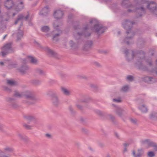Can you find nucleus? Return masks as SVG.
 Segmentation results:
<instances>
[{
	"mask_svg": "<svg viewBox=\"0 0 157 157\" xmlns=\"http://www.w3.org/2000/svg\"><path fill=\"white\" fill-rule=\"evenodd\" d=\"M63 15V12L60 10H57L54 12V16L55 18L57 20L62 18Z\"/></svg>",
	"mask_w": 157,
	"mask_h": 157,
	"instance_id": "9b49d317",
	"label": "nucleus"
},
{
	"mask_svg": "<svg viewBox=\"0 0 157 157\" xmlns=\"http://www.w3.org/2000/svg\"><path fill=\"white\" fill-rule=\"evenodd\" d=\"M76 106L80 110H82L83 109V107L81 105L79 104H77L76 105Z\"/></svg>",
	"mask_w": 157,
	"mask_h": 157,
	"instance_id": "79ce46f5",
	"label": "nucleus"
},
{
	"mask_svg": "<svg viewBox=\"0 0 157 157\" xmlns=\"http://www.w3.org/2000/svg\"><path fill=\"white\" fill-rule=\"evenodd\" d=\"M23 125L26 129H30L32 128V126H31L28 125L26 124H24Z\"/></svg>",
	"mask_w": 157,
	"mask_h": 157,
	"instance_id": "c9c22d12",
	"label": "nucleus"
},
{
	"mask_svg": "<svg viewBox=\"0 0 157 157\" xmlns=\"http://www.w3.org/2000/svg\"><path fill=\"white\" fill-rule=\"evenodd\" d=\"M116 113L120 117H121L123 114V110L120 108L117 107L116 109Z\"/></svg>",
	"mask_w": 157,
	"mask_h": 157,
	"instance_id": "4be33fe9",
	"label": "nucleus"
},
{
	"mask_svg": "<svg viewBox=\"0 0 157 157\" xmlns=\"http://www.w3.org/2000/svg\"><path fill=\"white\" fill-rule=\"evenodd\" d=\"M24 118L26 120L29 121H33L35 119V116L30 115L25 116H24Z\"/></svg>",
	"mask_w": 157,
	"mask_h": 157,
	"instance_id": "5701e85b",
	"label": "nucleus"
},
{
	"mask_svg": "<svg viewBox=\"0 0 157 157\" xmlns=\"http://www.w3.org/2000/svg\"><path fill=\"white\" fill-rule=\"evenodd\" d=\"M46 52L50 56L55 58L57 57V54L53 51L48 48L46 49Z\"/></svg>",
	"mask_w": 157,
	"mask_h": 157,
	"instance_id": "a211bd4d",
	"label": "nucleus"
},
{
	"mask_svg": "<svg viewBox=\"0 0 157 157\" xmlns=\"http://www.w3.org/2000/svg\"><path fill=\"white\" fill-rule=\"evenodd\" d=\"M145 79H144L145 81L146 82H148V81H151V79L152 78H150L148 77H146L145 78Z\"/></svg>",
	"mask_w": 157,
	"mask_h": 157,
	"instance_id": "37998d69",
	"label": "nucleus"
},
{
	"mask_svg": "<svg viewBox=\"0 0 157 157\" xmlns=\"http://www.w3.org/2000/svg\"><path fill=\"white\" fill-rule=\"evenodd\" d=\"M128 0H123L122 3V5L126 7H131L132 9H128V12H133V11H134L133 10H134V8H135V6L131 4H128ZM135 1L136 2V4L138 3V2H139L138 0H135Z\"/></svg>",
	"mask_w": 157,
	"mask_h": 157,
	"instance_id": "6e6552de",
	"label": "nucleus"
},
{
	"mask_svg": "<svg viewBox=\"0 0 157 157\" xmlns=\"http://www.w3.org/2000/svg\"><path fill=\"white\" fill-rule=\"evenodd\" d=\"M129 89V87L128 86L125 85L122 87L121 91L122 92H125L127 91Z\"/></svg>",
	"mask_w": 157,
	"mask_h": 157,
	"instance_id": "473e14b6",
	"label": "nucleus"
},
{
	"mask_svg": "<svg viewBox=\"0 0 157 157\" xmlns=\"http://www.w3.org/2000/svg\"><path fill=\"white\" fill-rule=\"evenodd\" d=\"M91 30L95 31L98 35H100L105 31V29L101 25L96 24L93 27L91 28Z\"/></svg>",
	"mask_w": 157,
	"mask_h": 157,
	"instance_id": "0eeeda50",
	"label": "nucleus"
},
{
	"mask_svg": "<svg viewBox=\"0 0 157 157\" xmlns=\"http://www.w3.org/2000/svg\"><path fill=\"white\" fill-rule=\"evenodd\" d=\"M124 53L125 54L126 57L128 61L132 59L134 57L136 58L137 61L136 64L139 68H141L142 62L144 61V53L143 51H140L134 52L132 51V54L130 55L129 54L128 50L125 51Z\"/></svg>",
	"mask_w": 157,
	"mask_h": 157,
	"instance_id": "f03ea898",
	"label": "nucleus"
},
{
	"mask_svg": "<svg viewBox=\"0 0 157 157\" xmlns=\"http://www.w3.org/2000/svg\"><path fill=\"white\" fill-rule=\"evenodd\" d=\"M90 24H87L85 25L83 28L82 33L78 32L75 36H78L79 37L81 36H83L85 37L89 36L90 33L87 32L86 30L88 29L90 27Z\"/></svg>",
	"mask_w": 157,
	"mask_h": 157,
	"instance_id": "423d86ee",
	"label": "nucleus"
},
{
	"mask_svg": "<svg viewBox=\"0 0 157 157\" xmlns=\"http://www.w3.org/2000/svg\"><path fill=\"white\" fill-rule=\"evenodd\" d=\"M23 7L22 2H20V4L18 5L15 9V10L17 12L13 13V16H15V15L18 12L20 11L22 9H23Z\"/></svg>",
	"mask_w": 157,
	"mask_h": 157,
	"instance_id": "dca6fc26",
	"label": "nucleus"
},
{
	"mask_svg": "<svg viewBox=\"0 0 157 157\" xmlns=\"http://www.w3.org/2000/svg\"><path fill=\"white\" fill-rule=\"evenodd\" d=\"M61 90L63 93L66 96H69L71 94V91L64 87H61Z\"/></svg>",
	"mask_w": 157,
	"mask_h": 157,
	"instance_id": "f3484780",
	"label": "nucleus"
},
{
	"mask_svg": "<svg viewBox=\"0 0 157 157\" xmlns=\"http://www.w3.org/2000/svg\"><path fill=\"white\" fill-rule=\"evenodd\" d=\"M127 151V149L126 147H124V150H123V152H125Z\"/></svg>",
	"mask_w": 157,
	"mask_h": 157,
	"instance_id": "680f3d73",
	"label": "nucleus"
},
{
	"mask_svg": "<svg viewBox=\"0 0 157 157\" xmlns=\"http://www.w3.org/2000/svg\"><path fill=\"white\" fill-rule=\"evenodd\" d=\"M82 132L83 133H84L85 134H86V133H87L88 132V130L87 129H86L85 128H82Z\"/></svg>",
	"mask_w": 157,
	"mask_h": 157,
	"instance_id": "09e8293b",
	"label": "nucleus"
},
{
	"mask_svg": "<svg viewBox=\"0 0 157 157\" xmlns=\"http://www.w3.org/2000/svg\"><path fill=\"white\" fill-rule=\"evenodd\" d=\"M49 11V8L48 7H44L40 12V14L41 15H46L48 13Z\"/></svg>",
	"mask_w": 157,
	"mask_h": 157,
	"instance_id": "aec40b11",
	"label": "nucleus"
},
{
	"mask_svg": "<svg viewBox=\"0 0 157 157\" xmlns=\"http://www.w3.org/2000/svg\"><path fill=\"white\" fill-rule=\"evenodd\" d=\"M139 109L143 113H146L147 110V107L143 105H140Z\"/></svg>",
	"mask_w": 157,
	"mask_h": 157,
	"instance_id": "cd10ccee",
	"label": "nucleus"
},
{
	"mask_svg": "<svg viewBox=\"0 0 157 157\" xmlns=\"http://www.w3.org/2000/svg\"><path fill=\"white\" fill-rule=\"evenodd\" d=\"M5 126L3 124L0 123V130H2L5 128Z\"/></svg>",
	"mask_w": 157,
	"mask_h": 157,
	"instance_id": "a18cd8bd",
	"label": "nucleus"
},
{
	"mask_svg": "<svg viewBox=\"0 0 157 157\" xmlns=\"http://www.w3.org/2000/svg\"><path fill=\"white\" fill-rule=\"evenodd\" d=\"M13 100V99L12 98H8L7 99V101H11Z\"/></svg>",
	"mask_w": 157,
	"mask_h": 157,
	"instance_id": "6e6d98bb",
	"label": "nucleus"
},
{
	"mask_svg": "<svg viewBox=\"0 0 157 157\" xmlns=\"http://www.w3.org/2000/svg\"><path fill=\"white\" fill-rule=\"evenodd\" d=\"M9 155H6L4 154V153L2 151L0 152V157H10Z\"/></svg>",
	"mask_w": 157,
	"mask_h": 157,
	"instance_id": "4c0bfd02",
	"label": "nucleus"
},
{
	"mask_svg": "<svg viewBox=\"0 0 157 157\" xmlns=\"http://www.w3.org/2000/svg\"><path fill=\"white\" fill-rule=\"evenodd\" d=\"M7 36V34L6 35L3 37V39L4 40L6 37Z\"/></svg>",
	"mask_w": 157,
	"mask_h": 157,
	"instance_id": "774afa93",
	"label": "nucleus"
},
{
	"mask_svg": "<svg viewBox=\"0 0 157 157\" xmlns=\"http://www.w3.org/2000/svg\"><path fill=\"white\" fill-rule=\"evenodd\" d=\"M57 21H56L53 24V26L54 27V29H55L54 31L55 32L56 31H58V33H56V34L53 36V39L54 40H55L57 41L58 40L60 34H61L62 32L61 30H59V26L58 25H56V23H57Z\"/></svg>",
	"mask_w": 157,
	"mask_h": 157,
	"instance_id": "1a4fd4ad",
	"label": "nucleus"
},
{
	"mask_svg": "<svg viewBox=\"0 0 157 157\" xmlns=\"http://www.w3.org/2000/svg\"><path fill=\"white\" fill-rule=\"evenodd\" d=\"M92 44V41L90 40L87 41L84 45V50L86 51L88 49L90 48Z\"/></svg>",
	"mask_w": 157,
	"mask_h": 157,
	"instance_id": "6ab92c4d",
	"label": "nucleus"
},
{
	"mask_svg": "<svg viewBox=\"0 0 157 157\" xmlns=\"http://www.w3.org/2000/svg\"><path fill=\"white\" fill-rule=\"evenodd\" d=\"M95 63L96 65L97 66H100L99 64L98 63L96 62Z\"/></svg>",
	"mask_w": 157,
	"mask_h": 157,
	"instance_id": "69168bd1",
	"label": "nucleus"
},
{
	"mask_svg": "<svg viewBox=\"0 0 157 157\" xmlns=\"http://www.w3.org/2000/svg\"><path fill=\"white\" fill-rule=\"evenodd\" d=\"M110 119H111V120L112 121H113L114 120V117H113V116H110Z\"/></svg>",
	"mask_w": 157,
	"mask_h": 157,
	"instance_id": "052dcab7",
	"label": "nucleus"
},
{
	"mask_svg": "<svg viewBox=\"0 0 157 157\" xmlns=\"http://www.w3.org/2000/svg\"><path fill=\"white\" fill-rule=\"evenodd\" d=\"M45 136L48 138H50L51 137V135L49 134H46Z\"/></svg>",
	"mask_w": 157,
	"mask_h": 157,
	"instance_id": "864d4df0",
	"label": "nucleus"
},
{
	"mask_svg": "<svg viewBox=\"0 0 157 157\" xmlns=\"http://www.w3.org/2000/svg\"><path fill=\"white\" fill-rule=\"evenodd\" d=\"M88 149L91 151L93 152L94 151V149L90 147H89Z\"/></svg>",
	"mask_w": 157,
	"mask_h": 157,
	"instance_id": "5fc2aeb1",
	"label": "nucleus"
},
{
	"mask_svg": "<svg viewBox=\"0 0 157 157\" xmlns=\"http://www.w3.org/2000/svg\"><path fill=\"white\" fill-rule=\"evenodd\" d=\"M156 115V113H152L150 115V117L151 118H153Z\"/></svg>",
	"mask_w": 157,
	"mask_h": 157,
	"instance_id": "de8ad7c7",
	"label": "nucleus"
},
{
	"mask_svg": "<svg viewBox=\"0 0 157 157\" xmlns=\"http://www.w3.org/2000/svg\"><path fill=\"white\" fill-rule=\"evenodd\" d=\"M33 83L35 84H37L40 83V82L38 80H34L33 81Z\"/></svg>",
	"mask_w": 157,
	"mask_h": 157,
	"instance_id": "c03bdc74",
	"label": "nucleus"
},
{
	"mask_svg": "<svg viewBox=\"0 0 157 157\" xmlns=\"http://www.w3.org/2000/svg\"><path fill=\"white\" fill-rule=\"evenodd\" d=\"M79 26L78 25H74V28L75 30H77L79 29Z\"/></svg>",
	"mask_w": 157,
	"mask_h": 157,
	"instance_id": "3c124183",
	"label": "nucleus"
},
{
	"mask_svg": "<svg viewBox=\"0 0 157 157\" xmlns=\"http://www.w3.org/2000/svg\"><path fill=\"white\" fill-rule=\"evenodd\" d=\"M128 145H129V144H128L127 143H124V146L125 147H126Z\"/></svg>",
	"mask_w": 157,
	"mask_h": 157,
	"instance_id": "13d9d810",
	"label": "nucleus"
},
{
	"mask_svg": "<svg viewBox=\"0 0 157 157\" xmlns=\"http://www.w3.org/2000/svg\"><path fill=\"white\" fill-rule=\"evenodd\" d=\"M141 143L142 144L146 145L148 147L154 146L155 144L154 142L151 141L149 139H146L143 140L141 141Z\"/></svg>",
	"mask_w": 157,
	"mask_h": 157,
	"instance_id": "ddd939ff",
	"label": "nucleus"
},
{
	"mask_svg": "<svg viewBox=\"0 0 157 157\" xmlns=\"http://www.w3.org/2000/svg\"><path fill=\"white\" fill-rule=\"evenodd\" d=\"M7 82L8 84L11 86H15L17 85L16 82L13 80H8Z\"/></svg>",
	"mask_w": 157,
	"mask_h": 157,
	"instance_id": "bb28decb",
	"label": "nucleus"
},
{
	"mask_svg": "<svg viewBox=\"0 0 157 157\" xmlns=\"http://www.w3.org/2000/svg\"><path fill=\"white\" fill-rule=\"evenodd\" d=\"M33 92L29 90H26L23 92V96L25 98L23 101V102L27 104H31L35 103V102L38 100V98Z\"/></svg>",
	"mask_w": 157,
	"mask_h": 157,
	"instance_id": "20e7f679",
	"label": "nucleus"
},
{
	"mask_svg": "<svg viewBox=\"0 0 157 157\" xmlns=\"http://www.w3.org/2000/svg\"><path fill=\"white\" fill-rule=\"evenodd\" d=\"M4 65V63L2 62H0V65Z\"/></svg>",
	"mask_w": 157,
	"mask_h": 157,
	"instance_id": "0e129e2a",
	"label": "nucleus"
},
{
	"mask_svg": "<svg viewBox=\"0 0 157 157\" xmlns=\"http://www.w3.org/2000/svg\"><path fill=\"white\" fill-rule=\"evenodd\" d=\"M18 138L21 140L25 143H27L29 141V138L24 134L18 132L17 134Z\"/></svg>",
	"mask_w": 157,
	"mask_h": 157,
	"instance_id": "9d476101",
	"label": "nucleus"
},
{
	"mask_svg": "<svg viewBox=\"0 0 157 157\" xmlns=\"http://www.w3.org/2000/svg\"><path fill=\"white\" fill-rule=\"evenodd\" d=\"M130 122L133 124H136L137 120L135 119L130 118Z\"/></svg>",
	"mask_w": 157,
	"mask_h": 157,
	"instance_id": "f704fd0d",
	"label": "nucleus"
},
{
	"mask_svg": "<svg viewBox=\"0 0 157 157\" xmlns=\"http://www.w3.org/2000/svg\"><path fill=\"white\" fill-rule=\"evenodd\" d=\"M139 2L136 4L133 12L137 11L138 12L141 11V13L139 14V17L142 16V13L145 12V7L147 8L151 13L157 15V4L154 1H148L147 0H138Z\"/></svg>",
	"mask_w": 157,
	"mask_h": 157,
	"instance_id": "f257e3e1",
	"label": "nucleus"
},
{
	"mask_svg": "<svg viewBox=\"0 0 157 157\" xmlns=\"http://www.w3.org/2000/svg\"><path fill=\"white\" fill-rule=\"evenodd\" d=\"M41 30L42 32L47 33L49 31L50 28L48 26H44L41 27Z\"/></svg>",
	"mask_w": 157,
	"mask_h": 157,
	"instance_id": "c756f323",
	"label": "nucleus"
},
{
	"mask_svg": "<svg viewBox=\"0 0 157 157\" xmlns=\"http://www.w3.org/2000/svg\"><path fill=\"white\" fill-rule=\"evenodd\" d=\"M24 18V15L22 14H19L17 18L16 19V20L14 22L15 24L16 25L17 24L18 21H21Z\"/></svg>",
	"mask_w": 157,
	"mask_h": 157,
	"instance_id": "393cba45",
	"label": "nucleus"
},
{
	"mask_svg": "<svg viewBox=\"0 0 157 157\" xmlns=\"http://www.w3.org/2000/svg\"><path fill=\"white\" fill-rule=\"evenodd\" d=\"M52 101L53 105L55 106H57L60 103V101L58 97L56 96L52 97Z\"/></svg>",
	"mask_w": 157,
	"mask_h": 157,
	"instance_id": "2eb2a0df",
	"label": "nucleus"
},
{
	"mask_svg": "<svg viewBox=\"0 0 157 157\" xmlns=\"http://www.w3.org/2000/svg\"><path fill=\"white\" fill-rule=\"evenodd\" d=\"M75 145L77 146H79V143H76Z\"/></svg>",
	"mask_w": 157,
	"mask_h": 157,
	"instance_id": "338daca9",
	"label": "nucleus"
},
{
	"mask_svg": "<svg viewBox=\"0 0 157 157\" xmlns=\"http://www.w3.org/2000/svg\"><path fill=\"white\" fill-rule=\"evenodd\" d=\"M12 106L13 107V108H16L17 106V105L16 104H13V105H12Z\"/></svg>",
	"mask_w": 157,
	"mask_h": 157,
	"instance_id": "e2e57ef3",
	"label": "nucleus"
},
{
	"mask_svg": "<svg viewBox=\"0 0 157 157\" xmlns=\"http://www.w3.org/2000/svg\"><path fill=\"white\" fill-rule=\"evenodd\" d=\"M28 58L29 59L30 62L33 64H36L37 62V59L34 57L31 56H28Z\"/></svg>",
	"mask_w": 157,
	"mask_h": 157,
	"instance_id": "b1692460",
	"label": "nucleus"
},
{
	"mask_svg": "<svg viewBox=\"0 0 157 157\" xmlns=\"http://www.w3.org/2000/svg\"><path fill=\"white\" fill-rule=\"evenodd\" d=\"M127 79L130 81H132L133 80V77L131 75H128L127 77Z\"/></svg>",
	"mask_w": 157,
	"mask_h": 157,
	"instance_id": "a19ab883",
	"label": "nucleus"
},
{
	"mask_svg": "<svg viewBox=\"0 0 157 157\" xmlns=\"http://www.w3.org/2000/svg\"><path fill=\"white\" fill-rule=\"evenodd\" d=\"M23 92L20 93L17 91H15L14 92V95L15 97L21 98L23 97Z\"/></svg>",
	"mask_w": 157,
	"mask_h": 157,
	"instance_id": "a878e982",
	"label": "nucleus"
},
{
	"mask_svg": "<svg viewBox=\"0 0 157 157\" xmlns=\"http://www.w3.org/2000/svg\"><path fill=\"white\" fill-rule=\"evenodd\" d=\"M23 25V23H21L20 25V27L18 29L17 32L16 33L17 35V40H19L23 37V31L20 29L21 26Z\"/></svg>",
	"mask_w": 157,
	"mask_h": 157,
	"instance_id": "f8f14e48",
	"label": "nucleus"
},
{
	"mask_svg": "<svg viewBox=\"0 0 157 157\" xmlns=\"http://www.w3.org/2000/svg\"><path fill=\"white\" fill-rule=\"evenodd\" d=\"M14 4L12 0H6L5 2V6L8 9L11 8Z\"/></svg>",
	"mask_w": 157,
	"mask_h": 157,
	"instance_id": "4468645a",
	"label": "nucleus"
},
{
	"mask_svg": "<svg viewBox=\"0 0 157 157\" xmlns=\"http://www.w3.org/2000/svg\"><path fill=\"white\" fill-rule=\"evenodd\" d=\"M135 23L130 21L128 20H125L122 23L124 28L127 30L126 33L127 35L130 34L132 36L126 37L124 40V42H126L127 44H129L128 40L131 39L134 36V34L133 32H132L131 29L132 25Z\"/></svg>",
	"mask_w": 157,
	"mask_h": 157,
	"instance_id": "7ed1b4c3",
	"label": "nucleus"
},
{
	"mask_svg": "<svg viewBox=\"0 0 157 157\" xmlns=\"http://www.w3.org/2000/svg\"><path fill=\"white\" fill-rule=\"evenodd\" d=\"M96 113L100 116H102L103 115V113H101V111L99 110L96 111Z\"/></svg>",
	"mask_w": 157,
	"mask_h": 157,
	"instance_id": "49530a36",
	"label": "nucleus"
},
{
	"mask_svg": "<svg viewBox=\"0 0 157 157\" xmlns=\"http://www.w3.org/2000/svg\"><path fill=\"white\" fill-rule=\"evenodd\" d=\"M132 154L134 157H140L142 155V153L141 152L140 150H138V153L136 155V154L135 151H134L132 152Z\"/></svg>",
	"mask_w": 157,
	"mask_h": 157,
	"instance_id": "c85d7f7f",
	"label": "nucleus"
},
{
	"mask_svg": "<svg viewBox=\"0 0 157 157\" xmlns=\"http://www.w3.org/2000/svg\"><path fill=\"white\" fill-rule=\"evenodd\" d=\"M69 44L71 47L73 49H75L77 47L76 45L71 40L70 41Z\"/></svg>",
	"mask_w": 157,
	"mask_h": 157,
	"instance_id": "2f4dec72",
	"label": "nucleus"
},
{
	"mask_svg": "<svg viewBox=\"0 0 157 157\" xmlns=\"http://www.w3.org/2000/svg\"><path fill=\"white\" fill-rule=\"evenodd\" d=\"M29 69V67L26 65L22 66L20 69V71L22 74L25 73Z\"/></svg>",
	"mask_w": 157,
	"mask_h": 157,
	"instance_id": "412c9836",
	"label": "nucleus"
},
{
	"mask_svg": "<svg viewBox=\"0 0 157 157\" xmlns=\"http://www.w3.org/2000/svg\"><path fill=\"white\" fill-rule=\"evenodd\" d=\"M154 146H152V147H154V149L155 151H157V144L154 143Z\"/></svg>",
	"mask_w": 157,
	"mask_h": 157,
	"instance_id": "8fccbe9b",
	"label": "nucleus"
},
{
	"mask_svg": "<svg viewBox=\"0 0 157 157\" xmlns=\"http://www.w3.org/2000/svg\"><path fill=\"white\" fill-rule=\"evenodd\" d=\"M3 89L7 91V92H10L11 91V90L7 86H3Z\"/></svg>",
	"mask_w": 157,
	"mask_h": 157,
	"instance_id": "e433bc0d",
	"label": "nucleus"
},
{
	"mask_svg": "<svg viewBox=\"0 0 157 157\" xmlns=\"http://www.w3.org/2000/svg\"><path fill=\"white\" fill-rule=\"evenodd\" d=\"M113 101L114 102L119 103L121 102V100L120 98H114L113 99Z\"/></svg>",
	"mask_w": 157,
	"mask_h": 157,
	"instance_id": "58836bf2",
	"label": "nucleus"
},
{
	"mask_svg": "<svg viewBox=\"0 0 157 157\" xmlns=\"http://www.w3.org/2000/svg\"><path fill=\"white\" fill-rule=\"evenodd\" d=\"M29 17V14H28L27 16H26L25 17H24V18L26 20H27Z\"/></svg>",
	"mask_w": 157,
	"mask_h": 157,
	"instance_id": "4d7b16f0",
	"label": "nucleus"
},
{
	"mask_svg": "<svg viewBox=\"0 0 157 157\" xmlns=\"http://www.w3.org/2000/svg\"><path fill=\"white\" fill-rule=\"evenodd\" d=\"M145 61L146 62L148 63H147V64L149 65L150 66H151L152 65V64L151 61L148 62V61L147 60H146Z\"/></svg>",
	"mask_w": 157,
	"mask_h": 157,
	"instance_id": "603ef678",
	"label": "nucleus"
},
{
	"mask_svg": "<svg viewBox=\"0 0 157 157\" xmlns=\"http://www.w3.org/2000/svg\"><path fill=\"white\" fill-rule=\"evenodd\" d=\"M147 155L148 157H153L155 155L154 153L151 151L148 152Z\"/></svg>",
	"mask_w": 157,
	"mask_h": 157,
	"instance_id": "72a5a7b5",
	"label": "nucleus"
},
{
	"mask_svg": "<svg viewBox=\"0 0 157 157\" xmlns=\"http://www.w3.org/2000/svg\"><path fill=\"white\" fill-rule=\"evenodd\" d=\"M4 150L5 152H11L13 151V149L9 147H6Z\"/></svg>",
	"mask_w": 157,
	"mask_h": 157,
	"instance_id": "ea45409f",
	"label": "nucleus"
},
{
	"mask_svg": "<svg viewBox=\"0 0 157 157\" xmlns=\"http://www.w3.org/2000/svg\"><path fill=\"white\" fill-rule=\"evenodd\" d=\"M36 73L40 75H44L45 74L44 72L40 69H36L35 70Z\"/></svg>",
	"mask_w": 157,
	"mask_h": 157,
	"instance_id": "7c9ffc66",
	"label": "nucleus"
},
{
	"mask_svg": "<svg viewBox=\"0 0 157 157\" xmlns=\"http://www.w3.org/2000/svg\"><path fill=\"white\" fill-rule=\"evenodd\" d=\"M2 55L3 57H5L8 54L12 52L11 47V44L9 43L6 44L2 48Z\"/></svg>",
	"mask_w": 157,
	"mask_h": 157,
	"instance_id": "39448f33",
	"label": "nucleus"
},
{
	"mask_svg": "<svg viewBox=\"0 0 157 157\" xmlns=\"http://www.w3.org/2000/svg\"><path fill=\"white\" fill-rule=\"evenodd\" d=\"M115 135L117 138H119V136L117 133L116 132L115 133Z\"/></svg>",
	"mask_w": 157,
	"mask_h": 157,
	"instance_id": "bf43d9fd",
	"label": "nucleus"
}]
</instances>
